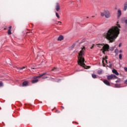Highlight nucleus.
<instances>
[{"mask_svg":"<svg viewBox=\"0 0 127 127\" xmlns=\"http://www.w3.org/2000/svg\"><path fill=\"white\" fill-rule=\"evenodd\" d=\"M120 28H121V25L117 24V26H113L107 32L103 34V36L105 37L106 39L109 40V42L112 43L116 40V39L120 34Z\"/></svg>","mask_w":127,"mask_h":127,"instance_id":"nucleus-1","label":"nucleus"},{"mask_svg":"<svg viewBox=\"0 0 127 127\" xmlns=\"http://www.w3.org/2000/svg\"><path fill=\"white\" fill-rule=\"evenodd\" d=\"M88 47H87L86 45H84V46L83 47L82 49L81 50L80 52L78 54V65H80L81 67H82V68H84V69H88L90 68V66H88L84 64V62H85V59H84V55L85 54V51L86 50V48H88Z\"/></svg>","mask_w":127,"mask_h":127,"instance_id":"nucleus-2","label":"nucleus"},{"mask_svg":"<svg viewBox=\"0 0 127 127\" xmlns=\"http://www.w3.org/2000/svg\"><path fill=\"white\" fill-rule=\"evenodd\" d=\"M103 49V53L105 54V52L106 51H109V49H110V46L108 44H104L102 48Z\"/></svg>","mask_w":127,"mask_h":127,"instance_id":"nucleus-3","label":"nucleus"},{"mask_svg":"<svg viewBox=\"0 0 127 127\" xmlns=\"http://www.w3.org/2000/svg\"><path fill=\"white\" fill-rule=\"evenodd\" d=\"M46 73H44L42 74L41 75H38L37 76H36L35 77L34 79L32 80L31 82L33 84H34L35 83H37V82H38V79H37V78H41V77H42V76H43L44 75H45Z\"/></svg>","mask_w":127,"mask_h":127,"instance_id":"nucleus-4","label":"nucleus"},{"mask_svg":"<svg viewBox=\"0 0 127 127\" xmlns=\"http://www.w3.org/2000/svg\"><path fill=\"white\" fill-rule=\"evenodd\" d=\"M118 77L115 74H111L107 76L108 80H114V79H117Z\"/></svg>","mask_w":127,"mask_h":127,"instance_id":"nucleus-5","label":"nucleus"},{"mask_svg":"<svg viewBox=\"0 0 127 127\" xmlns=\"http://www.w3.org/2000/svg\"><path fill=\"white\" fill-rule=\"evenodd\" d=\"M104 13L105 16L106 18H109V17H111V13H110V11H109V10L105 11Z\"/></svg>","mask_w":127,"mask_h":127,"instance_id":"nucleus-6","label":"nucleus"},{"mask_svg":"<svg viewBox=\"0 0 127 127\" xmlns=\"http://www.w3.org/2000/svg\"><path fill=\"white\" fill-rule=\"evenodd\" d=\"M121 15H122V11L121 9H119L118 10V18H120V17H121Z\"/></svg>","mask_w":127,"mask_h":127,"instance_id":"nucleus-7","label":"nucleus"},{"mask_svg":"<svg viewBox=\"0 0 127 127\" xmlns=\"http://www.w3.org/2000/svg\"><path fill=\"white\" fill-rule=\"evenodd\" d=\"M59 9H60V6L59 5V3H57L56 6V10L57 11H59Z\"/></svg>","mask_w":127,"mask_h":127,"instance_id":"nucleus-8","label":"nucleus"},{"mask_svg":"<svg viewBox=\"0 0 127 127\" xmlns=\"http://www.w3.org/2000/svg\"><path fill=\"white\" fill-rule=\"evenodd\" d=\"M104 84L105 85H107V86H111V84L110 83V82H109L107 80H105L104 81Z\"/></svg>","mask_w":127,"mask_h":127,"instance_id":"nucleus-9","label":"nucleus"},{"mask_svg":"<svg viewBox=\"0 0 127 127\" xmlns=\"http://www.w3.org/2000/svg\"><path fill=\"white\" fill-rule=\"evenodd\" d=\"M112 72L113 73H114V74H115V75H116L117 76H119V72H118V71L115 69L112 70Z\"/></svg>","mask_w":127,"mask_h":127,"instance_id":"nucleus-10","label":"nucleus"},{"mask_svg":"<svg viewBox=\"0 0 127 127\" xmlns=\"http://www.w3.org/2000/svg\"><path fill=\"white\" fill-rule=\"evenodd\" d=\"M26 86H28V82L27 81H24L22 83V86L26 87Z\"/></svg>","mask_w":127,"mask_h":127,"instance_id":"nucleus-11","label":"nucleus"},{"mask_svg":"<svg viewBox=\"0 0 127 127\" xmlns=\"http://www.w3.org/2000/svg\"><path fill=\"white\" fill-rule=\"evenodd\" d=\"M63 39H64V37H63V36H62V35H61L59 37V38L58 39V41H61V40H63Z\"/></svg>","mask_w":127,"mask_h":127,"instance_id":"nucleus-12","label":"nucleus"},{"mask_svg":"<svg viewBox=\"0 0 127 127\" xmlns=\"http://www.w3.org/2000/svg\"><path fill=\"white\" fill-rule=\"evenodd\" d=\"M102 73H103L102 69H99L97 71V73L98 74V75H101V74H102Z\"/></svg>","mask_w":127,"mask_h":127,"instance_id":"nucleus-13","label":"nucleus"},{"mask_svg":"<svg viewBox=\"0 0 127 127\" xmlns=\"http://www.w3.org/2000/svg\"><path fill=\"white\" fill-rule=\"evenodd\" d=\"M98 47H99V48H103V46H104V44H98L97 45Z\"/></svg>","mask_w":127,"mask_h":127,"instance_id":"nucleus-14","label":"nucleus"},{"mask_svg":"<svg viewBox=\"0 0 127 127\" xmlns=\"http://www.w3.org/2000/svg\"><path fill=\"white\" fill-rule=\"evenodd\" d=\"M127 2H126L125 4H124V10L126 11L127 10Z\"/></svg>","mask_w":127,"mask_h":127,"instance_id":"nucleus-15","label":"nucleus"},{"mask_svg":"<svg viewBox=\"0 0 127 127\" xmlns=\"http://www.w3.org/2000/svg\"><path fill=\"white\" fill-rule=\"evenodd\" d=\"M105 62H106V63H108V61H107V60H105V59H103L102 61V63L103 65H105Z\"/></svg>","mask_w":127,"mask_h":127,"instance_id":"nucleus-16","label":"nucleus"},{"mask_svg":"<svg viewBox=\"0 0 127 127\" xmlns=\"http://www.w3.org/2000/svg\"><path fill=\"white\" fill-rule=\"evenodd\" d=\"M114 49H115V47H110L109 49V51H113L114 50Z\"/></svg>","mask_w":127,"mask_h":127,"instance_id":"nucleus-17","label":"nucleus"},{"mask_svg":"<svg viewBox=\"0 0 127 127\" xmlns=\"http://www.w3.org/2000/svg\"><path fill=\"white\" fill-rule=\"evenodd\" d=\"M92 78H93L94 79H96V78H97V75L92 74Z\"/></svg>","mask_w":127,"mask_h":127,"instance_id":"nucleus-18","label":"nucleus"},{"mask_svg":"<svg viewBox=\"0 0 127 127\" xmlns=\"http://www.w3.org/2000/svg\"><path fill=\"white\" fill-rule=\"evenodd\" d=\"M119 59H120V60H122V59H123V55H122V54H120L119 55Z\"/></svg>","mask_w":127,"mask_h":127,"instance_id":"nucleus-19","label":"nucleus"},{"mask_svg":"<svg viewBox=\"0 0 127 127\" xmlns=\"http://www.w3.org/2000/svg\"><path fill=\"white\" fill-rule=\"evenodd\" d=\"M52 71H58V68L54 67L53 69H52Z\"/></svg>","mask_w":127,"mask_h":127,"instance_id":"nucleus-20","label":"nucleus"},{"mask_svg":"<svg viewBox=\"0 0 127 127\" xmlns=\"http://www.w3.org/2000/svg\"><path fill=\"white\" fill-rule=\"evenodd\" d=\"M56 15L58 18H60V16H59V14H58V13H57V12H56Z\"/></svg>","mask_w":127,"mask_h":127,"instance_id":"nucleus-21","label":"nucleus"},{"mask_svg":"<svg viewBox=\"0 0 127 127\" xmlns=\"http://www.w3.org/2000/svg\"><path fill=\"white\" fill-rule=\"evenodd\" d=\"M115 53H116V54H118L119 53V50H118V49L115 50Z\"/></svg>","mask_w":127,"mask_h":127,"instance_id":"nucleus-22","label":"nucleus"},{"mask_svg":"<svg viewBox=\"0 0 127 127\" xmlns=\"http://www.w3.org/2000/svg\"><path fill=\"white\" fill-rule=\"evenodd\" d=\"M7 32H8V34L9 35H10V34H11V30H8Z\"/></svg>","mask_w":127,"mask_h":127,"instance_id":"nucleus-23","label":"nucleus"},{"mask_svg":"<svg viewBox=\"0 0 127 127\" xmlns=\"http://www.w3.org/2000/svg\"><path fill=\"white\" fill-rule=\"evenodd\" d=\"M20 70H23L24 69H26V67L23 66L22 67L19 68Z\"/></svg>","mask_w":127,"mask_h":127,"instance_id":"nucleus-24","label":"nucleus"},{"mask_svg":"<svg viewBox=\"0 0 127 127\" xmlns=\"http://www.w3.org/2000/svg\"><path fill=\"white\" fill-rule=\"evenodd\" d=\"M0 87H3V83H2L1 82H0Z\"/></svg>","mask_w":127,"mask_h":127,"instance_id":"nucleus-25","label":"nucleus"},{"mask_svg":"<svg viewBox=\"0 0 127 127\" xmlns=\"http://www.w3.org/2000/svg\"><path fill=\"white\" fill-rule=\"evenodd\" d=\"M101 16H105V13H104V12H101Z\"/></svg>","mask_w":127,"mask_h":127,"instance_id":"nucleus-26","label":"nucleus"},{"mask_svg":"<svg viewBox=\"0 0 127 127\" xmlns=\"http://www.w3.org/2000/svg\"><path fill=\"white\" fill-rule=\"evenodd\" d=\"M75 44H73L72 46H71V48H74L75 47Z\"/></svg>","mask_w":127,"mask_h":127,"instance_id":"nucleus-27","label":"nucleus"},{"mask_svg":"<svg viewBox=\"0 0 127 127\" xmlns=\"http://www.w3.org/2000/svg\"><path fill=\"white\" fill-rule=\"evenodd\" d=\"M115 87H116V88H119L118 84H115Z\"/></svg>","mask_w":127,"mask_h":127,"instance_id":"nucleus-28","label":"nucleus"},{"mask_svg":"<svg viewBox=\"0 0 127 127\" xmlns=\"http://www.w3.org/2000/svg\"><path fill=\"white\" fill-rule=\"evenodd\" d=\"M11 26H9L8 30H11Z\"/></svg>","mask_w":127,"mask_h":127,"instance_id":"nucleus-29","label":"nucleus"},{"mask_svg":"<svg viewBox=\"0 0 127 127\" xmlns=\"http://www.w3.org/2000/svg\"><path fill=\"white\" fill-rule=\"evenodd\" d=\"M93 48H94V45L90 48V49H93Z\"/></svg>","mask_w":127,"mask_h":127,"instance_id":"nucleus-30","label":"nucleus"},{"mask_svg":"<svg viewBox=\"0 0 127 127\" xmlns=\"http://www.w3.org/2000/svg\"><path fill=\"white\" fill-rule=\"evenodd\" d=\"M119 52H120V53H123V50H120Z\"/></svg>","mask_w":127,"mask_h":127,"instance_id":"nucleus-31","label":"nucleus"},{"mask_svg":"<svg viewBox=\"0 0 127 127\" xmlns=\"http://www.w3.org/2000/svg\"><path fill=\"white\" fill-rule=\"evenodd\" d=\"M46 78H48V77L47 76H44V77H43V79H46Z\"/></svg>","mask_w":127,"mask_h":127,"instance_id":"nucleus-32","label":"nucleus"},{"mask_svg":"<svg viewBox=\"0 0 127 127\" xmlns=\"http://www.w3.org/2000/svg\"><path fill=\"white\" fill-rule=\"evenodd\" d=\"M125 71H126V72H127V67H125L124 68Z\"/></svg>","mask_w":127,"mask_h":127,"instance_id":"nucleus-33","label":"nucleus"},{"mask_svg":"<svg viewBox=\"0 0 127 127\" xmlns=\"http://www.w3.org/2000/svg\"><path fill=\"white\" fill-rule=\"evenodd\" d=\"M121 46H122V43H120V44L119 45V47H121Z\"/></svg>","mask_w":127,"mask_h":127,"instance_id":"nucleus-34","label":"nucleus"},{"mask_svg":"<svg viewBox=\"0 0 127 127\" xmlns=\"http://www.w3.org/2000/svg\"><path fill=\"white\" fill-rule=\"evenodd\" d=\"M58 23H60V24H61V22L59 21Z\"/></svg>","mask_w":127,"mask_h":127,"instance_id":"nucleus-35","label":"nucleus"},{"mask_svg":"<svg viewBox=\"0 0 127 127\" xmlns=\"http://www.w3.org/2000/svg\"><path fill=\"white\" fill-rule=\"evenodd\" d=\"M37 58H38V55L37 56Z\"/></svg>","mask_w":127,"mask_h":127,"instance_id":"nucleus-36","label":"nucleus"},{"mask_svg":"<svg viewBox=\"0 0 127 127\" xmlns=\"http://www.w3.org/2000/svg\"><path fill=\"white\" fill-rule=\"evenodd\" d=\"M117 23H119V22H117Z\"/></svg>","mask_w":127,"mask_h":127,"instance_id":"nucleus-37","label":"nucleus"},{"mask_svg":"<svg viewBox=\"0 0 127 127\" xmlns=\"http://www.w3.org/2000/svg\"><path fill=\"white\" fill-rule=\"evenodd\" d=\"M32 69H34V68H32Z\"/></svg>","mask_w":127,"mask_h":127,"instance_id":"nucleus-38","label":"nucleus"}]
</instances>
